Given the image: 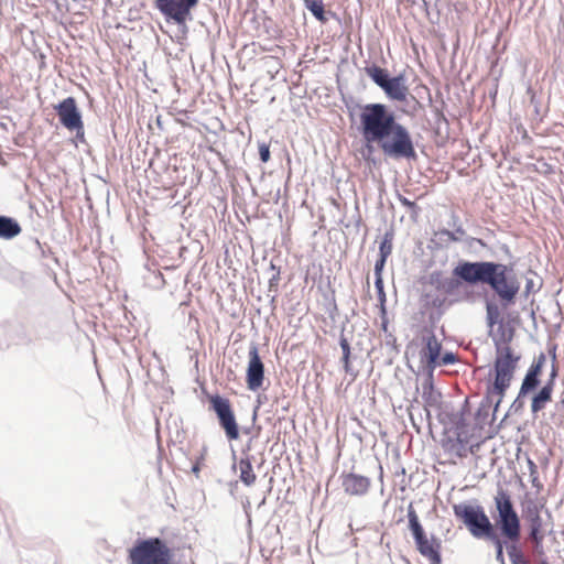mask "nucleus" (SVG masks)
I'll use <instances>...</instances> for the list:
<instances>
[{
    "mask_svg": "<svg viewBox=\"0 0 564 564\" xmlns=\"http://www.w3.org/2000/svg\"><path fill=\"white\" fill-rule=\"evenodd\" d=\"M528 465H529V471H530L532 486L540 489L542 487V484L539 479L538 466L531 459L529 460Z\"/></svg>",
    "mask_w": 564,
    "mask_h": 564,
    "instance_id": "nucleus-25",
    "label": "nucleus"
},
{
    "mask_svg": "<svg viewBox=\"0 0 564 564\" xmlns=\"http://www.w3.org/2000/svg\"><path fill=\"white\" fill-rule=\"evenodd\" d=\"M375 286H376L378 292L383 290V279H382V276L376 278Z\"/></svg>",
    "mask_w": 564,
    "mask_h": 564,
    "instance_id": "nucleus-35",
    "label": "nucleus"
},
{
    "mask_svg": "<svg viewBox=\"0 0 564 564\" xmlns=\"http://www.w3.org/2000/svg\"><path fill=\"white\" fill-rule=\"evenodd\" d=\"M387 258L379 257L375 264V275L376 278L382 276V271L386 265Z\"/></svg>",
    "mask_w": 564,
    "mask_h": 564,
    "instance_id": "nucleus-29",
    "label": "nucleus"
},
{
    "mask_svg": "<svg viewBox=\"0 0 564 564\" xmlns=\"http://www.w3.org/2000/svg\"><path fill=\"white\" fill-rule=\"evenodd\" d=\"M341 486L350 496H364L370 488V479L362 475L347 473L341 475Z\"/></svg>",
    "mask_w": 564,
    "mask_h": 564,
    "instance_id": "nucleus-14",
    "label": "nucleus"
},
{
    "mask_svg": "<svg viewBox=\"0 0 564 564\" xmlns=\"http://www.w3.org/2000/svg\"><path fill=\"white\" fill-rule=\"evenodd\" d=\"M21 232L20 225L10 217L0 216V237L11 239Z\"/></svg>",
    "mask_w": 564,
    "mask_h": 564,
    "instance_id": "nucleus-18",
    "label": "nucleus"
},
{
    "mask_svg": "<svg viewBox=\"0 0 564 564\" xmlns=\"http://www.w3.org/2000/svg\"><path fill=\"white\" fill-rule=\"evenodd\" d=\"M341 361H343L345 371L349 372L350 371V355H343Z\"/></svg>",
    "mask_w": 564,
    "mask_h": 564,
    "instance_id": "nucleus-34",
    "label": "nucleus"
},
{
    "mask_svg": "<svg viewBox=\"0 0 564 564\" xmlns=\"http://www.w3.org/2000/svg\"><path fill=\"white\" fill-rule=\"evenodd\" d=\"M409 528L413 534L419 553L425 557L430 564H441L442 542L435 536L429 538L420 522L419 516L412 503L408 507Z\"/></svg>",
    "mask_w": 564,
    "mask_h": 564,
    "instance_id": "nucleus-6",
    "label": "nucleus"
},
{
    "mask_svg": "<svg viewBox=\"0 0 564 564\" xmlns=\"http://www.w3.org/2000/svg\"><path fill=\"white\" fill-rule=\"evenodd\" d=\"M490 539H492L495 541L497 560L502 562L503 561V545H502V541L496 534H494V536H491Z\"/></svg>",
    "mask_w": 564,
    "mask_h": 564,
    "instance_id": "nucleus-27",
    "label": "nucleus"
},
{
    "mask_svg": "<svg viewBox=\"0 0 564 564\" xmlns=\"http://www.w3.org/2000/svg\"><path fill=\"white\" fill-rule=\"evenodd\" d=\"M443 236H446L447 237V240L449 241H457L459 238L451 230H442L441 232Z\"/></svg>",
    "mask_w": 564,
    "mask_h": 564,
    "instance_id": "nucleus-33",
    "label": "nucleus"
},
{
    "mask_svg": "<svg viewBox=\"0 0 564 564\" xmlns=\"http://www.w3.org/2000/svg\"><path fill=\"white\" fill-rule=\"evenodd\" d=\"M400 203L402 204V206L406 207L408 209L410 210H413L415 212L417 209V206L414 202L408 199L406 197H400Z\"/></svg>",
    "mask_w": 564,
    "mask_h": 564,
    "instance_id": "nucleus-31",
    "label": "nucleus"
},
{
    "mask_svg": "<svg viewBox=\"0 0 564 564\" xmlns=\"http://www.w3.org/2000/svg\"><path fill=\"white\" fill-rule=\"evenodd\" d=\"M507 546L508 555L511 561V564H530L529 560L524 556L522 551L516 545L517 543H512Z\"/></svg>",
    "mask_w": 564,
    "mask_h": 564,
    "instance_id": "nucleus-22",
    "label": "nucleus"
},
{
    "mask_svg": "<svg viewBox=\"0 0 564 564\" xmlns=\"http://www.w3.org/2000/svg\"><path fill=\"white\" fill-rule=\"evenodd\" d=\"M378 294H379L380 301L383 303L386 301L384 291L382 290V291L378 292Z\"/></svg>",
    "mask_w": 564,
    "mask_h": 564,
    "instance_id": "nucleus-36",
    "label": "nucleus"
},
{
    "mask_svg": "<svg viewBox=\"0 0 564 564\" xmlns=\"http://www.w3.org/2000/svg\"><path fill=\"white\" fill-rule=\"evenodd\" d=\"M543 538L544 535L542 533V528H530V539L534 543V547L540 554L542 553V551H539V549L541 547Z\"/></svg>",
    "mask_w": 564,
    "mask_h": 564,
    "instance_id": "nucleus-24",
    "label": "nucleus"
},
{
    "mask_svg": "<svg viewBox=\"0 0 564 564\" xmlns=\"http://www.w3.org/2000/svg\"><path fill=\"white\" fill-rule=\"evenodd\" d=\"M422 340L424 343V346L420 351L421 364H423L429 371H433L438 364L442 344L438 341L434 333L431 330H426L423 334Z\"/></svg>",
    "mask_w": 564,
    "mask_h": 564,
    "instance_id": "nucleus-12",
    "label": "nucleus"
},
{
    "mask_svg": "<svg viewBox=\"0 0 564 564\" xmlns=\"http://www.w3.org/2000/svg\"><path fill=\"white\" fill-rule=\"evenodd\" d=\"M304 3L318 21H326L323 0H304Z\"/></svg>",
    "mask_w": 564,
    "mask_h": 564,
    "instance_id": "nucleus-20",
    "label": "nucleus"
},
{
    "mask_svg": "<svg viewBox=\"0 0 564 564\" xmlns=\"http://www.w3.org/2000/svg\"><path fill=\"white\" fill-rule=\"evenodd\" d=\"M546 361V357L544 354H540V356L534 360V362L530 366L522 384L520 387L519 397H523L531 391H533L540 383L539 377L542 373V369Z\"/></svg>",
    "mask_w": 564,
    "mask_h": 564,
    "instance_id": "nucleus-13",
    "label": "nucleus"
},
{
    "mask_svg": "<svg viewBox=\"0 0 564 564\" xmlns=\"http://www.w3.org/2000/svg\"><path fill=\"white\" fill-rule=\"evenodd\" d=\"M521 356L509 345L497 346L494 368L489 373L486 399L495 404V411L502 402L507 390L511 386Z\"/></svg>",
    "mask_w": 564,
    "mask_h": 564,
    "instance_id": "nucleus-3",
    "label": "nucleus"
},
{
    "mask_svg": "<svg viewBox=\"0 0 564 564\" xmlns=\"http://www.w3.org/2000/svg\"><path fill=\"white\" fill-rule=\"evenodd\" d=\"M392 252V236L386 234L379 247V257L387 258Z\"/></svg>",
    "mask_w": 564,
    "mask_h": 564,
    "instance_id": "nucleus-23",
    "label": "nucleus"
},
{
    "mask_svg": "<svg viewBox=\"0 0 564 564\" xmlns=\"http://www.w3.org/2000/svg\"><path fill=\"white\" fill-rule=\"evenodd\" d=\"M339 344H340V347H341V350H343V355H350V346H349L348 340L345 337L340 338V343Z\"/></svg>",
    "mask_w": 564,
    "mask_h": 564,
    "instance_id": "nucleus-32",
    "label": "nucleus"
},
{
    "mask_svg": "<svg viewBox=\"0 0 564 564\" xmlns=\"http://www.w3.org/2000/svg\"><path fill=\"white\" fill-rule=\"evenodd\" d=\"M212 409L217 414L220 426L224 429L225 434L229 441L239 438V426L237 424L235 413L232 411L230 401L218 394L209 397Z\"/></svg>",
    "mask_w": 564,
    "mask_h": 564,
    "instance_id": "nucleus-8",
    "label": "nucleus"
},
{
    "mask_svg": "<svg viewBox=\"0 0 564 564\" xmlns=\"http://www.w3.org/2000/svg\"><path fill=\"white\" fill-rule=\"evenodd\" d=\"M239 478L248 487L256 484L257 475L249 457L240 458L238 462Z\"/></svg>",
    "mask_w": 564,
    "mask_h": 564,
    "instance_id": "nucleus-17",
    "label": "nucleus"
},
{
    "mask_svg": "<svg viewBox=\"0 0 564 564\" xmlns=\"http://www.w3.org/2000/svg\"><path fill=\"white\" fill-rule=\"evenodd\" d=\"M539 564H547L545 560H542Z\"/></svg>",
    "mask_w": 564,
    "mask_h": 564,
    "instance_id": "nucleus-38",
    "label": "nucleus"
},
{
    "mask_svg": "<svg viewBox=\"0 0 564 564\" xmlns=\"http://www.w3.org/2000/svg\"><path fill=\"white\" fill-rule=\"evenodd\" d=\"M199 0H155L156 9L167 19L184 24L191 18V11Z\"/></svg>",
    "mask_w": 564,
    "mask_h": 564,
    "instance_id": "nucleus-10",
    "label": "nucleus"
},
{
    "mask_svg": "<svg viewBox=\"0 0 564 564\" xmlns=\"http://www.w3.org/2000/svg\"><path fill=\"white\" fill-rule=\"evenodd\" d=\"M383 90L390 99L400 102L405 101L409 95V88L404 85L402 75L390 78Z\"/></svg>",
    "mask_w": 564,
    "mask_h": 564,
    "instance_id": "nucleus-15",
    "label": "nucleus"
},
{
    "mask_svg": "<svg viewBox=\"0 0 564 564\" xmlns=\"http://www.w3.org/2000/svg\"><path fill=\"white\" fill-rule=\"evenodd\" d=\"M455 361H456V357H455V355L453 352H445L442 356L440 355L437 367L446 366V365H452Z\"/></svg>",
    "mask_w": 564,
    "mask_h": 564,
    "instance_id": "nucleus-26",
    "label": "nucleus"
},
{
    "mask_svg": "<svg viewBox=\"0 0 564 564\" xmlns=\"http://www.w3.org/2000/svg\"><path fill=\"white\" fill-rule=\"evenodd\" d=\"M453 274L469 284H488L505 305L514 303L520 290L512 269L502 263L463 261L454 268Z\"/></svg>",
    "mask_w": 564,
    "mask_h": 564,
    "instance_id": "nucleus-2",
    "label": "nucleus"
},
{
    "mask_svg": "<svg viewBox=\"0 0 564 564\" xmlns=\"http://www.w3.org/2000/svg\"><path fill=\"white\" fill-rule=\"evenodd\" d=\"M456 232L459 234L460 236L465 235V230L460 227L456 229Z\"/></svg>",
    "mask_w": 564,
    "mask_h": 564,
    "instance_id": "nucleus-37",
    "label": "nucleus"
},
{
    "mask_svg": "<svg viewBox=\"0 0 564 564\" xmlns=\"http://www.w3.org/2000/svg\"><path fill=\"white\" fill-rule=\"evenodd\" d=\"M556 377V370L553 369L550 381L532 399L531 410L536 413L545 408V404L552 400L553 382Z\"/></svg>",
    "mask_w": 564,
    "mask_h": 564,
    "instance_id": "nucleus-16",
    "label": "nucleus"
},
{
    "mask_svg": "<svg viewBox=\"0 0 564 564\" xmlns=\"http://www.w3.org/2000/svg\"><path fill=\"white\" fill-rule=\"evenodd\" d=\"M249 361L246 373L247 387L251 391H257L262 387L264 380V365L259 356L256 345H252L248 352Z\"/></svg>",
    "mask_w": 564,
    "mask_h": 564,
    "instance_id": "nucleus-11",
    "label": "nucleus"
},
{
    "mask_svg": "<svg viewBox=\"0 0 564 564\" xmlns=\"http://www.w3.org/2000/svg\"><path fill=\"white\" fill-rule=\"evenodd\" d=\"M455 517L460 520L477 539L494 536V525L481 506L458 503L453 507Z\"/></svg>",
    "mask_w": 564,
    "mask_h": 564,
    "instance_id": "nucleus-7",
    "label": "nucleus"
},
{
    "mask_svg": "<svg viewBox=\"0 0 564 564\" xmlns=\"http://www.w3.org/2000/svg\"><path fill=\"white\" fill-rule=\"evenodd\" d=\"M360 131L369 143H378L384 155L393 159H412L415 149L409 130L395 121L394 115L383 104L360 107Z\"/></svg>",
    "mask_w": 564,
    "mask_h": 564,
    "instance_id": "nucleus-1",
    "label": "nucleus"
},
{
    "mask_svg": "<svg viewBox=\"0 0 564 564\" xmlns=\"http://www.w3.org/2000/svg\"><path fill=\"white\" fill-rule=\"evenodd\" d=\"M259 154H260V160L263 163H267L270 160V148H269V145L265 144V143L259 144Z\"/></svg>",
    "mask_w": 564,
    "mask_h": 564,
    "instance_id": "nucleus-28",
    "label": "nucleus"
},
{
    "mask_svg": "<svg viewBox=\"0 0 564 564\" xmlns=\"http://www.w3.org/2000/svg\"><path fill=\"white\" fill-rule=\"evenodd\" d=\"M499 312L497 307L488 306V318L490 325L496 323V319L498 318Z\"/></svg>",
    "mask_w": 564,
    "mask_h": 564,
    "instance_id": "nucleus-30",
    "label": "nucleus"
},
{
    "mask_svg": "<svg viewBox=\"0 0 564 564\" xmlns=\"http://www.w3.org/2000/svg\"><path fill=\"white\" fill-rule=\"evenodd\" d=\"M128 558L130 564H175L172 550L159 538L137 541Z\"/></svg>",
    "mask_w": 564,
    "mask_h": 564,
    "instance_id": "nucleus-4",
    "label": "nucleus"
},
{
    "mask_svg": "<svg viewBox=\"0 0 564 564\" xmlns=\"http://www.w3.org/2000/svg\"><path fill=\"white\" fill-rule=\"evenodd\" d=\"M525 516L529 520L530 528H542V518L540 516V508L535 503H530L525 509Z\"/></svg>",
    "mask_w": 564,
    "mask_h": 564,
    "instance_id": "nucleus-21",
    "label": "nucleus"
},
{
    "mask_svg": "<svg viewBox=\"0 0 564 564\" xmlns=\"http://www.w3.org/2000/svg\"><path fill=\"white\" fill-rule=\"evenodd\" d=\"M494 502L498 512L497 524L501 535L509 542L517 543L521 536V522L510 494L505 489H499L494 497Z\"/></svg>",
    "mask_w": 564,
    "mask_h": 564,
    "instance_id": "nucleus-5",
    "label": "nucleus"
},
{
    "mask_svg": "<svg viewBox=\"0 0 564 564\" xmlns=\"http://www.w3.org/2000/svg\"><path fill=\"white\" fill-rule=\"evenodd\" d=\"M366 74L382 89L386 87L390 79L388 72L377 65L366 67Z\"/></svg>",
    "mask_w": 564,
    "mask_h": 564,
    "instance_id": "nucleus-19",
    "label": "nucleus"
},
{
    "mask_svg": "<svg viewBox=\"0 0 564 564\" xmlns=\"http://www.w3.org/2000/svg\"><path fill=\"white\" fill-rule=\"evenodd\" d=\"M61 124L69 131H75L78 138L84 137V121L82 112L74 97H67L54 106Z\"/></svg>",
    "mask_w": 564,
    "mask_h": 564,
    "instance_id": "nucleus-9",
    "label": "nucleus"
}]
</instances>
